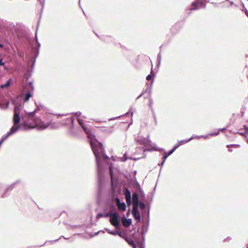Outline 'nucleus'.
Segmentation results:
<instances>
[{"label":"nucleus","mask_w":248,"mask_h":248,"mask_svg":"<svg viewBox=\"0 0 248 248\" xmlns=\"http://www.w3.org/2000/svg\"><path fill=\"white\" fill-rule=\"evenodd\" d=\"M22 106L15 105L14 108V114L13 118L14 125L18 130H28L34 128L33 124L30 120H35V112H36L38 107L32 112L25 111L24 114H21L20 116V110L22 109Z\"/></svg>","instance_id":"obj_1"},{"label":"nucleus","mask_w":248,"mask_h":248,"mask_svg":"<svg viewBox=\"0 0 248 248\" xmlns=\"http://www.w3.org/2000/svg\"><path fill=\"white\" fill-rule=\"evenodd\" d=\"M94 138H92V139H90V143L92 148V150L95 157V160L97 167L98 187L99 189H100L102 186L101 176V154H104V152H105V149L103 147V145L101 142H98V141L96 140L95 139H94V140H93V139Z\"/></svg>","instance_id":"obj_2"},{"label":"nucleus","mask_w":248,"mask_h":248,"mask_svg":"<svg viewBox=\"0 0 248 248\" xmlns=\"http://www.w3.org/2000/svg\"><path fill=\"white\" fill-rule=\"evenodd\" d=\"M36 112H35V113ZM35 120H30V122L32 123L34 126V128L37 127L39 130H44L47 128L49 126L51 125V121H48L46 123L42 121L39 118H37L35 115Z\"/></svg>","instance_id":"obj_3"},{"label":"nucleus","mask_w":248,"mask_h":248,"mask_svg":"<svg viewBox=\"0 0 248 248\" xmlns=\"http://www.w3.org/2000/svg\"><path fill=\"white\" fill-rule=\"evenodd\" d=\"M110 222L114 226L116 229H119L120 227V223L118 219V215L117 212H114L110 214Z\"/></svg>","instance_id":"obj_4"},{"label":"nucleus","mask_w":248,"mask_h":248,"mask_svg":"<svg viewBox=\"0 0 248 248\" xmlns=\"http://www.w3.org/2000/svg\"><path fill=\"white\" fill-rule=\"evenodd\" d=\"M78 121L79 124L81 126L84 132L87 135L88 138L92 139V138H95V136L92 133L91 130L85 125L82 120L78 118Z\"/></svg>","instance_id":"obj_5"},{"label":"nucleus","mask_w":248,"mask_h":248,"mask_svg":"<svg viewBox=\"0 0 248 248\" xmlns=\"http://www.w3.org/2000/svg\"><path fill=\"white\" fill-rule=\"evenodd\" d=\"M205 4L202 1H197L193 2L192 3L191 7L189 9L190 10H195L200 8H205Z\"/></svg>","instance_id":"obj_6"},{"label":"nucleus","mask_w":248,"mask_h":248,"mask_svg":"<svg viewBox=\"0 0 248 248\" xmlns=\"http://www.w3.org/2000/svg\"><path fill=\"white\" fill-rule=\"evenodd\" d=\"M131 213L135 219L137 220L138 222H140L141 217L138 207H132Z\"/></svg>","instance_id":"obj_7"},{"label":"nucleus","mask_w":248,"mask_h":248,"mask_svg":"<svg viewBox=\"0 0 248 248\" xmlns=\"http://www.w3.org/2000/svg\"><path fill=\"white\" fill-rule=\"evenodd\" d=\"M118 209L122 211H125L126 209L125 203L124 202H121L119 198H117L115 200Z\"/></svg>","instance_id":"obj_8"},{"label":"nucleus","mask_w":248,"mask_h":248,"mask_svg":"<svg viewBox=\"0 0 248 248\" xmlns=\"http://www.w3.org/2000/svg\"><path fill=\"white\" fill-rule=\"evenodd\" d=\"M139 203V197L137 193H133L132 195V207H138Z\"/></svg>","instance_id":"obj_9"},{"label":"nucleus","mask_w":248,"mask_h":248,"mask_svg":"<svg viewBox=\"0 0 248 248\" xmlns=\"http://www.w3.org/2000/svg\"><path fill=\"white\" fill-rule=\"evenodd\" d=\"M17 131V128L16 127H12L10 131L7 133V134L3 137L0 140H2L3 142L8 137L11 135L16 133Z\"/></svg>","instance_id":"obj_10"},{"label":"nucleus","mask_w":248,"mask_h":248,"mask_svg":"<svg viewBox=\"0 0 248 248\" xmlns=\"http://www.w3.org/2000/svg\"><path fill=\"white\" fill-rule=\"evenodd\" d=\"M132 219L131 218H126L124 216V218L123 219L122 223L123 225L125 227H129L132 223Z\"/></svg>","instance_id":"obj_11"},{"label":"nucleus","mask_w":248,"mask_h":248,"mask_svg":"<svg viewBox=\"0 0 248 248\" xmlns=\"http://www.w3.org/2000/svg\"><path fill=\"white\" fill-rule=\"evenodd\" d=\"M35 41H36V43L38 46V48L36 51V54H35V59H36L37 58V57L38 56L39 52V48L41 46V45H40V43L39 42L38 39H37V31H36V33H35ZM35 62V59H34V60L33 61V65L34 64Z\"/></svg>","instance_id":"obj_12"},{"label":"nucleus","mask_w":248,"mask_h":248,"mask_svg":"<svg viewBox=\"0 0 248 248\" xmlns=\"http://www.w3.org/2000/svg\"><path fill=\"white\" fill-rule=\"evenodd\" d=\"M124 239L128 243V244L132 246L133 248H137V245L135 244L134 241L133 240L129 239L127 237H125Z\"/></svg>","instance_id":"obj_13"},{"label":"nucleus","mask_w":248,"mask_h":248,"mask_svg":"<svg viewBox=\"0 0 248 248\" xmlns=\"http://www.w3.org/2000/svg\"><path fill=\"white\" fill-rule=\"evenodd\" d=\"M100 39L106 42H109L111 41L113 39L111 36L108 35H103L100 37Z\"/></svg>","instance_id":"obj_14"},{"label":"nucleus","mask_w":248,"mask_h":248,"mask_svg":"<svg viewBox=\"0 0 248 248\" xmlns=\"http://www.w3.org/2000/svg\"><path fill=\"white\" fill-rule=\"evenodd\" d=\"M111 212H108L106 213H98L97 215L96 218H100V217H108L110 216Z\"/></svg>","instance_id":"obj_15"},{"label":"nucleus","mask_w":248,"mask_h":248,"mask_svg":"<svg viewBox=\"0 0 248 248\" xmlns=\"http://www.w3.org/2000/svg\"><path fill=\"white\" fill-rule=\"evenodd\" d=\"M124 195L125 199L131 198V192H130V190L127 188H125V191L124 192Z\"/></svg>","instance_id":"obj_16"},{"label":"nucleus","mask_w":248,"mask_h":248,"mask_svg":"<svg viewBox=\"0 0 248 248\" xmlns=\"http://www.w3.org/2000/svg\"><path fill=\"white\" fill-rule=\"evenodd\" d=\"M155 150L156 151H158V150H160L161 151H164V155H163V159L164 160H166V159L167 158V157L170 155L168 154H167V153L164 149H159L158 148H155Z\"/></svg>","instance_id":"obj_17"},{"label":"nucleus","mask_w":248,"mask_h":248,"mask_svg":"<svg viewBox=\"0 0 248 248\" xmlns=\"http://www.w3.org/2000/svg\"><path fill=\"white\" fill-rule=\"evenodd\" d=\"M148 230V225H143L141 228V234H146Z\"/></svg>","instance_id":"obj_18"},{"label":"nucleus","mask_w":248,"mask_h":248,"mask_svg":"<svg viewBox=\"0 0 248 248\" xmlns=\"http://www.w3.org/2000/svg\"><path fill=\"white\" fill-rule=\"evenodd\" d=\"M31 96H32V94L30 92H28V93H27L25 95L24 102L28 101L30 99V97Z\"/></svg>","instance_id":"obj_19"},{"label":"nucleus","mask_w":248,"mask_h":248,"mask_svg":"<svg viewBox=\"0 0 248 248\" xmlns=\"http://www.w3.org/2000/svg\"><path fill=\"white\" fill-rule=\"evenodd\" d=\"M151 142V141L149 139H144L143 141L140 142V144H144L145 146H148Z\"/></svg>","instance_id":"obj_20"},{"label":"nucleus","mask_w":248,"mask_h":248,"mask_svg":"<svg viewBox=\"0 0 248 248\" xmlns=\"http://www.w3.org/2000/svg\"><path fill=\"white\" fill-rule=\"evenodd\" d=\"M193 138V137H191L190 138H189L188 139H187V140H180L178 142H179V143H180V144L181 145L182 144H184V143H186L188 142V141H189L191 140H192Z\"/></svg>","instance_id":"obj_21"},{"label":"nucleus","mask_w":248,"mask_h":248,"mask_svg":"<svg viewBox=\"0 0 248 248\" xmlns=\"http://www.w3.org/2000/svg\"><path fill=\"white\" fill-rule=\"evenodd\" d=\"M11 79L10 78L7 81V82H6L5 84L2 85L1 86V88H4L8 87L11 83Z\"/></svg>","instance_id":"obj_22"},{"label":"nucleus","mask_w":248,"mask_h":248,"mask_svg":"<svg viewBox=\"0 0 248 248\" xmlns=\"http://www.w3.org/2000/svg\"><path fill=\"white\" fill-rule=\"evenodd\" d=\"M11 187H12V186H10L8 188H7L5 190V191L4 192V193L1 196V197L2 198H5V197H7L6 193H7V191L9 190V189L11 188Z\"/></svg>","instance_id":"obj_23"},{"label":"nucleus","mask_w":248,"mask_h":248,"mask_svg":"<svg viewBox=\"0 0 248 248\" xmlns=\"http://www.w3.org/2000/svg\"><path fill=\"white\" fill-rule=\"evenodd\" d=\"M139 205L142 211H144L145 208V204L143 202H140Z\"/></svg>","instance_id":"obj_24"},{"label":"nucleus","mask_w":248,"mask_h":248,"mask_svg":"<svg viewBox=\"0 0 248 248\" xmlns=\"http://www.w3.org/2000/svg\"><path fill=\"white\" fill-rule=\"evenodd\" d=\"M127 157H126V153H125L123 157H122V158L121 157L119 158V160L122 162H124L126 160H127Z\"/></svg>","instance_id":"obj_25"},{"label":"nucleus","mask_w":248,"mask_h":248,"mask_svg":"<svg viewBox=\"0 0 248 248\" xmlns=\"http://www.w3.org/2000/svg\"><path fill=\"white\" fill-rule=\"evenodd\" d=\"M153 101L152 98H150L149 106L151 108L152 112H153V109H154V108H153Z\"/></svg>","instance_id":"obj_26"},{"label":"nucleus","mask_w":248,"mask_h":248,"mask_svg":"<svg viewBox=\"0 0 248 248\" xmlns=\"http://www.w3.org/2000/svg\"><path fill=\"white\" fill-rule=\"evenodd\" d=\"M153 117H154V121H155V125H157V119H156V114L155 113V110L154 109H153Z\"/></svg>","instance_id":"obj_27"},{"label":"nucleus","mask_w":248,"mask_h":248,"mask_svg":"<svg viewBox=\"0 0 248 248\" xmlns=\"http://www.w3.org/2000/svg\"><path fill=\"white\" fill-rule=\"evenodd\" d=\"M161 60V53H160V52H159L157 55L158 66H159Z\"/></svg>","instance_id":"obj_28"},{"label":"nucleus","mask_w":248,"mask_h":248,"mask_svg":"<svg viewBox=\"0 0 248 248\" xmlns=\"http://www.w3.org/2000/svg\"><path fill=\"white\" fill-rule=\"evenodd\" d=\"M128 206H130L132 203L131 198L125 199Z\"/></svg>","instance_id":"obj_29"},{"label":"nucleus","mask_w":248,"mask_h":248,"mask_svg":"<svg viewBox=\"0 0 248 248\" xmlns=\"http://www.w3.org/2000/svg\"><path fill=\"white\" fill-rule=\"evenodd\" d=\"M243 11H244L245 13V14L247 15V16L248 17V11L246 9V7H245L244 5L243 4V8L242 10Z\"/></svg>","instance_id":"obj_30"},{"label":"nucleus","mask_w":248,"mask_h":248,"mask_svg":"<svg viewBox=\"0 0 248 248\" xmlns=\"http://www.w3.org/2000/svg\"><path fill=\"white\" fill-rule=\"evenodd\" d=\"M72 114H74L78 117L80 116L81 115V112L80 111H78L76 112H73L72 113Z\"/></svg>","instance_id":"obj_31"},{"label":"nucleus","mask_w":248,"mask_h":248,"mask_svg":"<svg viewBox=\"0 0 248 248\" xmlns=\"http://www.w3.org/2000/svg\"><path fill=\"white\" fill-rule=\"evenodd\" d=\"M145 92H148L149 94H151L152 93V87H150L147 88Z\"/></svg>","instance_id":"obj_32"},{"label":"nucleus","mask_w":248,"mask_h":248,"mask_svg":"<svg viewBox=\"0 0 248 248\" xmlns=\"http://www.w3.org/2000/svg\"><path fill=\"white\" fill-rule=\"evenodd\" d=\"M101 156H102L105 159H108V156L105 154V151L104 152V154H101Z\"/></svg>","instance_id":"obj_33"},{"label":"nucleus","mask_w":248,"mask_h":248,"mask_svg":"<svg viewBox=\"0 0 248 248\" xmlns=\"http://www.w3.org/2000/svg\"><path fill=\"white\" fill-rule=\"evenodd\" d=\"M117 235H118L121 237H122V238H124L125 237L123 236V234L122 233V232L120 231L117 232Z\"/></svg>","instance_id":"obj_34"},{"label":"nucleus","mask_w":248,"mask_h":248,"mask_svg":"<svg viewBox=\"0 0 248 248\" xmlns=\"http://www.w3.org/2000/svg\"><path fill=\"white\" fill-rule=\"evenodd\" d=\"M69 120H70L71 124H72V126L73 127L74 124V119L73 117H71Z\"/></svg>","instance_id":"obj_35"},{"label":"nucleus","mask_w":248,"mask_h":248,"mask_svg":"<svg viewBox=\"0 0 248 248\" xmlns=\"http://www.w3.org/2000/svg\"><path fill=\"white\" fill-rule=\"evenodd\" d=\"M151 77H152V76L151 74L150 75H148L147 77H146V80H150L151 79Z\"/></svg>","instance_id":"obj_36"},{"label":"nucleus","mask_w":248,"mask_h":248,"mask_svg":"<svg viewBox=\"0 0 248 248\" xmlns=\"http://www.w3.org/2000/svg\"><path fill=\"white\" fill-rule=\"evenodd\" d=\"M117 232L112 231L111 232H110V234H112L113 235H116Z\"/></svg>","instance_id":"obj_37"},{"label":"nucleus","mask_w":248,"mask_h":248,"mask_svg":"<svg viewBox=\"0 0 248 248\" xmlns=\"http://www.w3.org/2000/svg\"><path fill=\"white\" fill-rule=\"evenodd\" d=\"M109 170H110V176L112 177V175H113V170H112V167L110 168Z\"/></svg>","instance_id":"obj_38"},{"label":"nucleus","mask_w":248,"mask_h":248,"mask_svg":"<svg viewBox=\"0 0 248 248\" xmlns=\"http://www.w3.org/2000/svg\"><path fill=\"white\" fill-rule=\"evenodd\" d=\"M109 170H110V176L112 177V175H113V170H112V167L110 168Z\"/></svg>","instance_id":"obj_39"},{"label":"nucleus","mask_w":248,"mask_h":248,"mask_svg":"<svg viewBox=\"0 0 248 248\" xmlns=\"http://www.w3.org/2000/svg\"><path fill=\"white\" fill-rule=\"evenodd\" d=\"M145 93V92L142 93L138 97H137L136 100H138L140 97H141Z\"/></svg>","instance_id":"obj_40"},{"label":"nucleus","mask_w":248,"mask_h":248,"mask_svg":"<svg viewBox=\"0 0 248 248\" xmlns=\"http://www.w3.org/2000/svg\"><path fill=\"white\" fill-rule=\"evenodd\" d=\"M245 108H242L241 109V113H242V116L243 117L244 115V113H245Z\"/></svg>","instance_id":"obj_41"},{"label":"nucleus","mask_w":248,"mask_h":248,"mask_svg":"<svg viewBox=\"0 0 248 248\" xmlns=\"http://www.w3.org/2000/svg\"><path fill=\"white\" fill-rule=\"evenodd\" d=\"M219 134V132H217V133H211L210 134V136H215V135H217Z\"/></svg>","instance_id":"obj_42"},{"label":"nucleus","mask_w":248,"mask_h":248,"mask_svg":"<svg viewBox=\"0 0 248 248\" xmlns=\"http://www.w3.org/2000/svg\"><path fill=\"white\" fill-rule=\"evenodd\" d=\"M4 64V62H3L2 59H0V65L3 66Z\"/></svg>","instance_id":"obj_43"},{"label":"nucleus","mask_w":248,"mask_h":248,"mask_svg":"<svg viewBox=\"0 0 248 248\" xmlns=\"http://www.w3.org/2000/svg\"><path fill=\"white\" fill-rule=\"evenodd\" d=\"M180 146V143H179V142H178L175 145V146L174 147L175 148L177 149Z\"/></svg>","instance_id":"obj_44"},{"label":"nucleus","mask_w":248,"mask_h":248,"mask_svg":"<svg viewBox=\"0 0 248 248\" xmlns=\"http://www.w3.org/2000/svg\"><path fill=\"white\" fill-rule=\"evenodd\" d=\"M60 239H56V240H52V241H50L49 242L51 243H54L56 242H57Z\"/></svg>","instance_id":"obj_45"},{"label":"nucleus","mask_w":248,"mask_h":248,"mask_svg":"<svg viewBox=\"0 0 248 248\" xmlns=\"http://www.w3.org/2000/svg\"><path fill=\"white\" fill-rule=\"evenodd\" d=\"M244 128L246 130V131L248 132V126H247L246 125H244Z\"/></svg>","instance_id":"obj_46"},{"label":"nucleus","mask_w":248,"mask_h":248,"mask_svg":"<svg viewBox=\"0 0 248 248\" xmlns=\"http://www.w3.org/2000/svg\"><path fill=\"white\" fill-rule=\"evenodd\" d=\"M120 117V116H118V117H115V118H110V119H108V121H110L113 120H114V119H117V118H119Z\"/></svg>","instance_id":"obj_47"},{"label":"nucleus","mask_w":248,"mask_h":248,"mask_svg":"<svg viewBox=\"0 0 248 248\" xmlns=\"http://www.w3.org/2000/svg\"><path fill=\"white\" fill-rule=\"evenodd\" d=\"M29 84L31 85V88L32 90H34V87L32 85V83L31 82H30Z\"/></svg>","instance_id":"obj_48"},{"label":"nucleus","mask_w":248,"mask_h":248,"mask_svg":"<svg viewBox=\"0 0 248 248\" xmlns=\"http://www.w3.org/2000/svg\"><path fill=\"white\" fill-rule=\"evenodd\" d=\"M132 108H130V110H129V112L127 113L126 114H128L129 112H131V116H133V112L132 111Z\"/></svg>","instance_id":"obj_49"},{"label":"nucleus","mask_w":248,"mask_h":248,"mask_svg":"<svg viewBox=\"0 0 248 248\" xmlns=\"http://www.w3.org/2000/svg\"><path fill=\"white\" fill-rule=\"evenodd\" d=\"M174 152L171 150H170L169 153L168 154L170 155L171 154H172Z\"/></svg>","instance_id":"obj_50"},{"label":"nucleus","mask_w":248,"mask_h":248,"mask_svg":"<svg viewBox=\"0 0 248 248\" xmlns=\"http://www.w3.org/2000/svg\"><path fill=\"white\" fill-rule=\"evenodd\" d=\"M106 231H107V232H108V233H110V232H112V231H111L110 230H109V229H108V228H106Z\"/></svg>","instance_id":"obj_51"},{"label":"nucleus","mask_w":248,"mask_h":248,"mask_svg":"<svg viewBox=\"0 0 248 248\" xmlns=\"http://www.w3.org/2000/svg\"><path fill=\"white\" fill-rule=\"evenodd\" d=\"M101 130L102 131H104V132H108V130L104 128H103L102 129H101Z\"/></svg>","instance_id":"obj_52"},{"label":"nucleus","mask_w":248,"mask_h":248,"mask_svg":"<svg viewBox=\"0 0 248 248\" xmlns=\"http://www.w3.org/2000/svg\"><path fill=\"white\" fill-rule=\"evenodd\" d=\"M142 234V240L144 241V239H145V234Z\"/></svg>","instance_id":"obj_53"},{"label":"nucleus","mask_w":248,"mask_h":248,"mask_svg":"<svg viewBox=\"0 0 248 248\" xmlns=\"http://www.w3.org/2000/svg\"><path fill=\"white\" fill-rule=\"evenodd\" d=\"M165 160H163L162 162L161 163V166H162L163 165V164L165 163Z\"/></svg>","instance_id":"obj_54"},{"label":"nucleus","mask_w":248,"mask_h":248,"mask_svg":"<svg viewBox=\"0 0 248 248\" xmlns=\"http://www.w3.org/2000/svg\"><path fill=\"white\" fill-rule=\"evenodd\" d=\"M177 149L175 148L174 147H173V148L172 149V150L174 152Z\"/></svg>","instance_id":"obj_55"},{"label":"nucleus","mask_w":248,"mask_h":248,"mask_svg":"<svg viewBox=\"0 0 248 248\" xmlns=\"http://www.w3.org/2000/svg\"><path fill=\"white\" fill-rule=\"evenodd\" d=\"M79 226V225L73 226L72 228H77V227H78Z\"/></svg>","instance_id":"obj_56"},{"label":"nucleus","mask_w":248,"mask_h":248,"mask_svg":"<svg viewBox=\"0 0 248 248\" xmlns=\"http://www.w3.org/2000/svg\"><path fill=\"white\" fill-rule=\"evenodd\" d=\"M200 137H204V138H206L207 137V136H202L201 137H198V138H200Z\"/></svg>","instance_id":"obj_57"},{"label":"nucleus","mask_w":248,"mask_h":248,"mask_svg":"<svg viewBox=\"0 0 248 248\" xmlns=\"http://www.w3.org/2000/svg\"><path fill=\"white\" fill-rule=\"evenodd\" d=\"M239 134L242 135H244V134L241 132H239Z\"/></svg>","instance_id":"obj_58"},{"label":"nucleus","mask_w":248,"mask_h":248,"mask_svg":"<svg viewBox=\"0 0 248 248\" xmlns=\"http://www.w3.org/2000/svg\"><path fill=\"white\" fill-rule=\"evenodd\" d=\"M228 240H230V239H231V238H229V237H227V238L226 239H225V240H228Z\"/></svg>","instance_id":"obj_59"},{"label":"nucleus","mask_w":248,"mask_h":248,"mask_svg":"<svg viewBox=\"0 0 248 248\" xmlns=\"http://www.w3.org/2000/svg\"><path fill=\"white\" fill-rule=\"evenodd\" d=\"M140 158H134V160H137L138 159H139Z\"/></svg>","instance_id":"obj_60"},{"label":"nucleus","mask_w":248,"mask_h":248,"mask_svg":"<svg viewBox=\"0 0 248 248\" xmlns=\"http://www.w3.org/2000/svg\"><path fill=\"white\" fill-rule=\"evenodd\" d=\"M62 237H63L65 239H68V238L64 237L63 236H62Z\"/></svg>","instance_id":"obj_61"},{"label":"nucleus","mask_w":248,"mask_h":248,"mask_svg":"<svg viewBox=\"0 0 248 248\" xmlns=\"http://www.w3.org/2000/svg\"><path fill=\"white\" fill-rule=\"evenodd\" d=\"M140 248H144L143 246H140Z\"/></svg>","instance_id":"obj_62"},{"label":"nucleus","mask_w":248,"mask_h":248,"mask_svg":"<svg viewBox=\"0 0 248 248\" xmlns=\"http://www.w3.org/2000/svg\"><path fill=\"white\" fill-rule=\"evenodd\" d=\"M229 152H232V149H229Z\"/></svg>","instance_id":"obj_63"},{"label":"nucleus","mask_w":248,"mask_h":248,"mask_svg":"<svg viewBox=\"0 0 248 248\" xmlns=\"http://www.w3.org/2000/svg\"><path fill=\"white\" fill-rule=\"evenodd\" d=\"M2 46V45L0 43V47Z\"/></svg>","instance_id":"obj_64"}]
</instances>
